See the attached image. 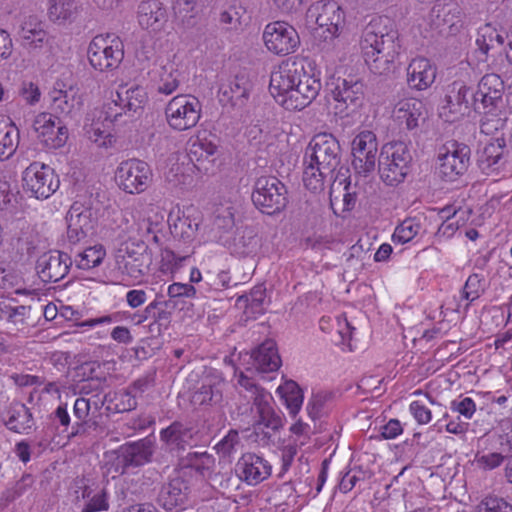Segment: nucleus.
<instances>
[{
  "label": "nucleus",
  "instance_id": "nucleus-58",
  "mask_svg": "<svg viewBox=\"0 0 512 512\" xmlns=\"http://www.w3.org/2000/svg\"><path fill=\"white\" fill-rule=\"evenodd\" d=\"M123 110L124 109L120 108L118 100L115 99L112 102L107 103L104 108L98 112L97 119L105 122V125L112 127L113 124L122 116Z\"/></svg>",
  "mask_w": 512,
  "mask_h": 512
},
{
  "label": "nucleus",
  "instance_id": "nucleus-21",
  "mask_svg": "<svg viewBox=\"0 0 512 512\" xmlns=\"http://www.w3.org/2000/svg\"><path fill=\"white\" fill-rule=\"evenodd\" d=\"M271 465L255 453L243 454L236 463L235 472L241 481L255 486L271 474Z\"/></svg>",
  "mask_w": 512,
  "mask_h": 512
},
{
  "label": "nucleus",
  "instance_id": "nucleus-26",
  "mask_svg": "<svg viewBox=\"0 0 512 512\" xmlns=\"http://www.w3.org/2000/svg\"><path fill=\"white\" fill-rule=\"evenodd\" d=\"M2 421L8 430L19 434H28L34 426L30 409L19 401H14L6 407Z\"/></svg>",
  "mask_w": 512,
  "mask_h": 512
},
{
  "label": "nucleus",
  "instance_id": "nucleus-51",
  "mask_svg": "<svg viewBox=\"0 0 512 512\" xmlns=\"http://www.w3.org/2000/svg\"><path fill=\"white\" fill-rule=\"evenodd\" d=\"M479 94H488L503 98L504 82L498 74L484 75L478 84Z\"/></svg>",
  "mask_w": 512,
  "mask_h": 512
},
{
  "label": "nucleus",
  "instance_id": "nucleus-34",
  "mask_svg": "<svg viewBox=\"0 0 512 512\" xmlns=\"http://www.w3.org/2000/svg\"><path fill=\"white\" fill-rule=\"evenodd\" d=\"M259 246V239L255 228L246 226L237 230L229 244V249L236 256L246 257L255 254Z\"/></svg>",
  "mask_w": 512,
  "mask_h": 512
},
{
  "label": "nucleus",
  "instance_id": "nucleus-49",
  "mask_svg": "<svg viewBox=\"0 0 512 512\" xmlns=\"http://www.w3.org/2000/svg\"><path fill=\"white\" fill-rule=\"evenodd\" d=\"M485 291V279L482 275L471 274L462 289V297L472 303L477 300Z\"/></svg>",
  "mask_w": 512,
  "mask_h": 512
},
{
  "label": "nucleus",
  "instance_id": "nucleus-27",
  "mask_svg": "<svg viewBox=\"0 0 512 512\" xmlns=\"http://www.w3.org/2000/svg\"><path fill=\"white\" fill-rule=\"evenodd\" d=\"M51 110L55 117L62 119L75 118L81 108V100L73 91L54 90L50 93Z\"/></svg>",
  "mask_w": 512,
  "mask_h": 512
},
{
  "label": "nucleus",
  "instance_id": "nucleus-42",
  "mask_svg": "<svg viewBox=\"0 0 512 512\" xmlns=\"http://www.w3.org/2000/svg\"><path fill=\"white\" fill-rule=\"evenodd\" d=\"M214 459L207 452H189L184 466L190 467L203 478H210Z\"/></svg>",
  "mask_w": 512,
  "mask_h": 512
},
{
  "label": "nucleus",
  "instance_id": "nucleus-9",
  "mask_svg": "<svg viewBox=\"0 0 512 512\" xmlns=\"http://www.w3.org/2000/svg\"><path fill=\"white\" fill-rule=\"evenodd\" d=\"M202 105L190 94L174 96L165 107V118L170 128L186 131L197 125L201 118Z\"/></svg>",
  "mask_w": 512,
  "mask_h": 512
},
{
  "label": "nucleus",
  "instance_id": "nucleus-53",
  "mask_svg": "<svg viewBox=\"0 0 512 512\" xmlns=\"http://www.w3.org/2000/svg\"><path fill=\"white\" fill-rule=\"evenodd\" d=\"M198 227L199 221L196 218L184 216L174 223L172 233L184 241H190L195 237Z\"/></svg>",
  "mask_w": 512,
  "mask_h": 512
},
{
  "label": "nucleus",
  "instance_id": "nucleus-8",
  "mask_svg": "<svg viewBox=\"0 0 512 512\" xmlns=\"http://www.w3.org/2000/svg\"><path fill=\"white\" fill-rule=\"evenodd\" d=\"M88 60L100 72L118 68L124 57L123 43L113 34L97 35L89 44Z\"/></svg>",
  "mask_w": 512,
  "mask_h": 512
},
{
  "label": "nucleus",
  "instance_id": "nucleus-37",
  "mask_svg": "<svg viewBox=\"0 0 512 512\" xmlns=\"http://www.w3.org/2000/svg\"><path fill=\"white\" fill-rule=\"evenodd\" d=\"M453 10L459 12L456 7L452 8L450 5L435 3L429 12L431 24L436 29H441L443 26L448 25L449 33L455 34L461 27V24H459L460 21H452L454 17Z\"/></svg>",
  "mask_w": 512,
  "mask_h": 512
},
{
  "label": "nucleus",
  "instance_id": "nucleus-40",
  "mask_svg": "<svg viewBox=\"0 0 512 512\" xmlns=\"http://www.w3.org/2000/svg\"><path fill=\"white\" fill-rule=\"evenodd\" d=\"M85 129L88 139L98 147L108 148L115 142V137L111 133L112 127L105 125V122L97 118L93 119Z\"/></svg>",
  "mask_w": 512,
  "mask_h": 512
},
{
  "label": "nucleus",
  "instance_id": "nucleus-11",
  "mask_svg": "<svg viewBox=\"0 0 512 512\" xmlns=\"http://www.w3.org/2000/svg\"><path fill=\"white\" fill-rule=\"evenodd\" d=\"M60 186L59 176L45 164L31 163L23 172V189L31 197L44 200Z\"/></svg>",
  "mask_w": 512,
  "mask_h": 512
},
{
  "label": "nucleus",
  "instance_id": "nucleus-50",
  "mask_svg": "<svg viewBox=\"0 0 512 512\" xmlns=\"http://www.w3.org/2000/svg\"><path fill=\"white\" fill-rule=\"evenodd\" d=\"M196 7V0H176L173 9L175 15L181 20V22L187 27H190L195 24V18L197 15Z\"/></svg>",
  "mask_w": 512,
  "mask_h": 512
},
{
  "label": "nucleus",
  "instance_id": "nucleus-57",
  "mask_svg": "<svg viewBox=\"0 0 512 512\" xmlns=\"http://www.w3.org/2000/svg\"><path fill=\"white\" fill-rule=\"evenodd\" d=\"M102 402L92 401L91 398L79 397L75 400L73 406V415L77 420H88L92 409L98 411Z\"/></svg>",
  "mask_w": 512,
  "mask_h": 512
},
{
  "label": "nucleus",
  "instance_id": "nucleus-4",
  "mask_svg": "<svg viewBox=\"0 0 512 512\" xmlns=\"http://www.w3.org/2000/svg\"><path fill=\"white\" fill-rule=\"evenodd\" d=\"M237 384L245 391L244 398L252 401L251 406H240L238 408L241 416L240 422L247 426V430L253 429L257 441L268 444L272 433L282 427V418L274 409L272 395L243 372L237 377Z\"/></svg>",
  "mask_w": 512,
  "mask_h": 512
},
{
  "label": "nucleus",
  "instance_id": "nucleus-6",
  "mask_svg": "<svg viewBox=\"0 0 512 512\" xmlns=\"http://www.w3.org/2000/svg\"><path fill=\"white\" fill-rule=\"evenodd\" d=\"M306 20L316 24L319 35L330 41L338 37L344 28L345 14L335 1L320 0L309 6Z\"/></svg>",
  "mask_w": 512,
  "mask_h": 512
},
{
  "label": "nucleus",
  "instance_id": "nucleus-28",
  "mask_svg": "<svg viewBox=\"0 0 512 512\" xmlns=\"http://www.w3.org/2000/svg\"><path fill=\"white\" fill-rule=\"evenodd\" d=\"M167 21V12L158 0H144L138 6V22L144 29L160 30Z\"/></svg>",
  "mask_w": 512,
  "mask_h": 512
},
{
  "label": "nucleus",
  "instance_id": "nucleus-5",
  "mask_svg": "<svg viewBox=\"0 0 512 512\" xmlns=\"http://www.w3.org/2000/svg\"><path fill=\"white\" fill-rule=\"evenodd\" d=\"M412 153L407 143L391 142L384 145L379 158V174L389 186L402 183L411 170Z\"/></svg>",
  "mask_w": 512,
  "mask_h": 512
},
{
  "label": "nucleus",
  "instance_id": "nucleus-35",
  "mask_svg": "<svg viewBox=\"0 0 512 512\" xmlns=\"http://www.w3.org/2000/svg\"><path fill=\"white\" fill-rule=\"evenodd\" d=\"M160 438L170 451L180 452L190 446L192 432L184 424L173 422L170 426L160 432Z\"/></svg>",
  "mask_w": 512,
  "mask_h": 512
},
{
  "label": "nucleus",
  "instance_id": "nucleus-23",
  "mask_svg": "<svg viewBox=\"0 0 512 512\" xmlns=\"http://www.w3.org/2000/svg\"><path fill=\"white\" fill-rule=\"evenodd\" d=\"M334 87L331 90L333 99L337 102L336 109L343 113L350 106L357 107L363 98L364 85L358 79L353 77H338L332 83Z\"/></svg>",
  "mask_w": 512,
  "mask_h": 512
},
{
  "label": "nucleus",
  "instance_id": "nucleus-32",
  "mask_svg": "<svg viewBox=\"0 0 512 512\" xmlns=\"http://www.w3.org/2000/svg\"><path fill=\"white\" fill-rule=\"evenodd\" d=\"M1 318L12 325L17 331H23L34 324L32 307L29 305H16L0 303Z\"/></svg>",
  "mask_w": 512,
  "mask_h": 512
},
{
  "label": "nucleus",
  "instance_id": "nucleus-39",
  "mask_svg": "<svg viewBox=\"0 0 512 512\" xmlns=\"http://www.w3.org/2000/svg\"><path fill=\"white\" fill-rule=\"evenodd\" d=\"M106 256V250L100 244L90 246L76 253L74 263L77 268L89 270L98 267Z\"/></svg>",
  "mask_w": 512,
  "mask_h": 512
},
{
  "label": "nucleus",
  "instance_id": "nucleus-60",
  "mask_svg": "<svg viewBox=\"0 0 512 512\" xmlns=\"http://www.w3.org/2000/svg\"><path fill=\"white\" fill-rule=\"evenodd\" d=\"M167 294L170 297L169 300L174 298H195L197 297L196 287L190 283L175 282L168 286Z\"/></svg>",
  "mask_w": 512,
  "mask_h": 512
},
{
  "label": "nucleus",
  "instance_id": "nucleus-44",
  "mask_svg": "<svg viewBox=\"0 0 512 512\" xmlns=\"http://www.w3.org/2000/svg\"><path fill=\"white\" fill-rule=\"evenodd\" d=\"M250 84L243 76H236L227 87L223 90V95L228 97V100L236 104H243L249 94Z\"/></svg>",
  "mask_w": 512,
  "mask_h": 512
},
{
  "label": "nucleus",
  "instance_id": "nucleus-12",
  "mask_svg": "<svg viewBox=\"0 0 512 512\" xmlns=\"http://www.w3.org/2000/svg\"><path fill=\"white\" fill-rule=\"evenodd\" d=\"M471 150L455 140L446 142L439 151V175L445 181H455L463 175L470 163Z\"/></svg>",
  "mask_w": 512,
  "mask_h": 512
},
{
  "label": "nucleus",
  "instance_id": "nucleus-54",
  "mask_svg": "<svg viewBox=\"0 0 512 512\" xmlns=\"http://www.w3.org/2000/svg\"><path fill=\"white\" fill-rule=\"evenodd\" d=\"M502 102L503 98L488 94H479V90L474 93L473 97L474 109L485 114H490L496 111Z\"/></svg>",
  "mask_w": 512,
  "mask_h": 512
},
{
  "label": "nucleus",
  "instance_id": "nucleus-13",
  "mask_svg": "<svg viewBox=\"0 0 512 512\" xmlns=\"http://www.w3.org/2000/svg\"><path fill=\"white\" fill-rule=\"evenodd\" d=\"M262 39L267 50L279 56L294 53L300 45L298 32L285 21L268 23L264 28Z\"/></svg>",
  "mask_w": 512,
  "mask_h": 512
},
{
  "label": "nucleus",
  "instance_id": "nucleus-3",
  "mask_svg": "<svg viewBox=\"0 0 512 512\" xmlns=\"http://www.w3.org/2000/svg\"><path fill=\"white\" fill-rule=\"evenodd\" d=\"M341 148L338 140L328 133L315 135L310 141L304 156L303 183L316 193L324 189L325 182L340 184L346 181L347 169L340 166Z\"/></svg>",
  "mask_w": 512,
  "mask_h": 512
},
{
  "label": "nucleus",
  "instance_id": "nucleus-7",
  "mask_svg": "<svg viewBox=\"0 0 512 512\" xmlns=\"http://www.w3.org/2000/svg\"><path fill=\"white\" fill-rule=\"evenodd\" d=\"M286 186L275 176H261L256 179L252 192V202L257 209L267 215L281 212L288 203Z\"/></svg>",
  "mask_w": 512,
  "mask_h": 512
},
{
  "label": "nucleus",
  "instance_id": "nucleus-19",
  "mask_svg": "<svg viewBox=\"0 0 512 512\" xmlns=\"http://www.w3.org/2000/svg\"><path fill=\"white\" fill-rule=\"evenodd\" d=\"M16 41L28 55H38L49 43L45 24L36 15L25 17L17 30Z\"/></svg>",
  "mask_w": 512,
  "mask_h": 512
},
{
  "label": "nucleus",
  "instance_id": "nucleus-10",
  "mask_svg": "<svg viewBox=\"0 0 512 512\" xmlns=\"http://www.w3.org/2000/svg\"><path fill=\"white\" fill-rule=\"evenodd\" d=\"M444 92L439 114L446 122H455L470 112L474 92L464 81H453L445 87Z\"/></svg>",
  "mask_w": 512,
  "mask_h": 512
},
{
  "label": "nucleus",
  "instance_id": "nucleus-2",
  "mask_svg": "<svg viewBox=\"0 0 512 512\" xmlns=\"http://www.w3.org/2000/svg\"><path fill=\"white\" fill-rule=\"evenodd\" d=\"M401 48L400 33L388 17L373 18L362 31L361 53L368 69L375 75L394 73Z\"/></svg>",
  "mask_w": 512,
  "mask_h": 512
},
{
  "label": "nucleus",
  "instance_id": "nucleus-46",
  "mask_svg": "<svg viewBox=\"0 0 512 512\" xmlns=\"http://www.w3.org/2000/svg\"><path fill=\"white\" fill-rule=\"evenodd\" d=\"M246 10L240 4H231L219 14V22L226 30H237L241 26V19Z\"/></svg>",
  "mask_w": 512,
  "mask_h": 512
},
{
  "label": "nucleus",
  "instance_id": "nucleus-30",
  "mask_svg": "<svg viewBox=\"0 0 512 512\" xmlns=\"http://www.w3.org/2000/svg\"><path fill=\"white\" fill-rule=\"evenodd\" d=\"M505 141L497 138L478 151L477 164L483 173L489 174L500 168L505 154Z\"/></svg>",
  "mask_w": 512,
  "mask_h": 512
},
{
  "label": "nucleus",
  "instance_id": "nucleus-52",
  "mask_svg": "<svg viewBox=\"0 0 512 512\" xmlns=\"http://www.w3.org/2000/svg\"><path fill=\"white\" fill-rule=\"evenodd\" d=\"M217 151V145L207 138L198 137L192 144L189 150L190 158L196 161L208 159L213 156Z\"/></svg>",
  "mask_w": 512,
  "mask_h": 512
},
{
  "label": "nucleus",
  "instance_id": "nucleus-18",
  "mask_svg": "<svg viewBox=\"0 0 512 512\" xmlns=\"http://www.w3.org/2000/svg\"><path fill=\"white\" fill-rule=\"evenodd\" d=\"M96 221L95 213L90 206L79 201L74 202L66 214L67 241L77 245L92 233Z\"/></svg>",
  "mask_w": 512,
  "mask_h": 512
},
{
  "label": "nucleus",
  "instance_id": "nucleus-61",
  "mask_svg": "<svg viewBox=\"0 0 512 512\" xmlns=\"http://www.w3.org/2000/svg\"><path fill=\"white\" fill-rule=\"evenodd\" d=\"M137 407L136 393H132L128 389L121 391L116 396L115 408L118 412H127Z\"/></svg>",
  "mask_w": 512,
  "mask_h": 512
},
{
  "label": "nucleus",
  "instance_id": "nucleus-45",
  "mask_svg": "<svg viewBox=\"0 0 512 512\" xmlns=\"http://www.w3.org/2000/svg\"><path fill=\"white\" fill-rule=\"evenodd\" d=\"M152 302L159 303L158 307L152 312L153 322L149 325V330L157 327V332H160L161 326H167L170 322L171 312L170 308H174L176 303L173 300H165L162 296L157 295Z\"/></svg>",
  "mask_w": 512,
  "mask_h": 512
},
{
  "label": "nucleus",
  "instance_id": "nucleus-20",
  "mask_svg": "<svg viewBox=\"0 0 512 512\" xmlns=\"http://www.w3.org/2000/svg\"><path fill=\"white\" fill-rule=\"evenodd\" d=\"M73 260L67 253L53 250L41 255L36 262V270L45 283H55L63 279Z\"/></svg>",
  "mask_w": 512,
  "mask_h": 512
},
{
  "label": "nucleus",
  "instance_id": "nucleus-17",
  "mask_svg": "<svg viewBox=\"0 0 512 512\" xmlns=\"http://www.w3.org/2000/svg\"><path fill=\"white\" fill-rule=\"evenodd\" d=\"M38 141L48 150L63 147L68 139V129L62 119L50 113H39L33 121Z\"/></svg>",
  "mask_w": 512,
  "mask_h": 512
},
{
  "label": "nucleus",
  "instance_id": "nucleus-25",
  "mask_svg": "<svg viewBox=\"0 0 512 512\" xmlns=\"http://www.w3.org/2000/svg\"><path fill=\"white\" fill-rule=\"evenodd\" d=\"M407 83L411 89L422 91L429 88L436 79V67L424 57L411 60L407 69Z\"/></svg>",
  "mask_w": 512,
  "mask_h": 512
},
{
  "label": "nucleus",
  "instance_id": "nucleus-14",
  "mask_svg": "<svg viewBox=\"0 0 512 512\" xmlns=\"http://www.w3.org/2000/svg\"><path fill=\"white\" fill-rule=\"evenodd\" d=\"M114 471L123 474L130 467H140L152 460L154 442L148 437L121 445L112 452Z\"/></svg>",
  "mask_w": 512,
  "mask_h": 512
},
{
  "label": "nucleus",
  "instance_id": "nucleus-64",
  "mask_svg": "<svg viewBox=\"0 0 512 512\" xmlns=\"http://www.w3.org/2000/svg\"><path fill=\"white\" fill-rule=\"evenodd\" d=\"M410 412L419 424H427L431 421L432 414L429 408L419 401L410 404Z\"/></svg>",
  "mask_w": 512,
  "mask_h": 512
},
{
  "label": "nucleus",
  "instance_id": "nucleus-31",
  "mask_svg": "<svg viewBox=\"0 0 512 512\" xmlns=\"http://www.w3.org/2000/svg\"><path fill=\"white\" fill-rule=\"evenodd\" d=\"M116 95L120 108L134 113L142 110L148 101L145 88L137 84L120 85Z\"/></svg>",
  "mask_w": 512,
  "mask_h": 512
},
{
  "label": "nucleus",
  "instance_id": "nucleus-29",
  "mask_svg": "<svg viewBox=\"0 0 512 512\" xmlns=\"http://www.w3.org/2000/svg\"><path fill=\"white\" fill-rule=\"evenodd\" d=\"M253 366L259 372L268 373L276 371L281 366L275 341L268 339L261 343L251 355Z\"/></svg>",
  "mask_w": 512,
  "mask_h": 512
},
{
  "label": "nucleus",
  "instance_id": "nucleus-22",
  "mask_svg": "<svg viewBox=\"0 0 512 512\" xmlns=\"http://www.w3.org/2000/svg\"><path fill=\"white\" fill-rule=\"evenodd\" d=\"M191 493L189 480L177 474L163 483L157 497L158 504L166 511H171L186 504Z\"/></svg>",
  "mask_w": 512,
  "mask_h": 512
},
{
  "label": "nucleus",
  "instance_id": "nucleus-63",
  "mask_svg": "<svg viewBox=\"0 0 512 512\" xmlns=\"http://www.w3.org/2000/svg\"><path fill=\"white\" fill-rule=\"evenodd\" d=\"M505 457L500 453H488L483 455H476V462L479 467L485 469V470H492L497 467H499Z\"/></svg>",
  "mask_w": 512,
  "mask_h": 512
},
{
  "label": "nucleus",
  "instance_id": "nucleus-16",
  "mask_svg": "<svg viewBox=\"0 0 512 512\" xmlns=\"http://www.w3.org/2000/svg\"><path fill=\"white\" fill-rule=\"evenodd\" d=\"M352 165L357 174L367 176L375 170L378 141L372 131L360 132L352 141Z\"/></svg>",
  "mask_w": 512,
  "mask_h": 512
},
{
  "label": "nucleus",
  "instance_id": "nucleus-41",
  "mask_svg": "<svg viewBox=\"0 0 512 512\" xmlns=\"http://www.w3.org/2000/svg\"><path fill=\"white\" fill-rule=\"evenodd\" d=\"M421 229L422 225L418 219L407 218L395 228L392 241L397 244H406L412 241Z\"/></svg>",
  "mask_w": 512,
  "mask_h": 512
},
{
  "label": "nucleus",
  "instance_id": "nucleus-24",
  "mask_svg": "<svg viewBox=\"0 0 512 512\" xmlns=\"http://www.w3.org/2000/svg\"><path fill=\"white\" fill-rule=\"evenodd\" d=\"M131 245L133 248L126 244L125 254L117 256V263L129 276L137 278L148 268L150 256L143 241L133 242Z\"/></svg>",
  "mask_w": 512,
  "mask_h": 512
},
{
  "label": "nucleus",
  "instance_id": "nucleus-47",
  "mask_svg": "<svg viewBox=\"0 0 512 512\" xmlns=\"http://www.w3.org/2000/svg\"><path fill=\"white\" fill-rule=\"evenodd\" d=\"M162 70L163 72L160 74L157 85V92L164 95H171L180 85V74L177 70L173 69L172 65L169 67L164 66Z\"/></svg>",
  "mask_w": 512,
  "mask_h": 512
},
{
  "label": "nucleus",
  "instance_id": "nucleus-36",
  "mask_svg": "<svg viewBox=\"0 0 512 512\" xmlns=\"http://www.w3.org/2000/svg\"><path fill=\"white\" fill-rule=\"evenodd\" d=\"M20 132L9 119L0 116V161L11 158L19 145Z\"/></svg>",
  "mask_w": 512,
  "mask_h": 512
},
{
  "label": "nucleus",
  "instance_id": "nucleus-48",
  "mask_svg": "<svg viewBox=\"0 0 512 512\" xmlns=\"http://www.w3.org/2000/svg\"><path fill=\"white\" fill-rule=\"evenodd\" d=\"M283 396L289 409L290 413L296 415L303 403V393L300 387L294 381H289L285 383L283 387Z\"/></svg>",
  "mask_w": 512,
  "mask_h": 512
},
{
  "label": "nucleus",
  "instance_id": "nucleus-62",
  "mask_svg": "<svg viewBox=\"0 0 512 512\" xmlns=\"http://www.w3.org/2000/svg\"><path fill=\"white\" fill-rule=\"evenodd\" d=\"M109 507L108 496L106 490L103 488L95 493L85 505L83 512H97L107 510Z\"/></svg>",
  "mask_w": 512,
  "mask_h": 512
},
{
  "label": "nucleus",
  "instance_id": "nucleus-15",
  "mask_svg": "<svg viewBox=\"0 0 512 512\" xmlns=\"http://www.w3.org/2000/svg\"><path fill=\"white\" fill-rule=\"evenodd\" d=\"M115 178L122 190L130 194H139L150 185L152 172L146 162L130 159L120 163Z\"/></svg>",
  "mask_w": 512,
  "mask_h": 512
},
{
  "label": "nucleus",
  "instance_id": "nucleus-43",
  "mask_svg": "<svg viewBox=\"0 0 512 512\" xmlns=\"http://www.w3.org/2000/svg\"><path fill=\"white\" fill-rule=\"evenodd\" d=\"M48 15L51 21L61 22L70 19L76 12L75 0H48Z\"/></svg>",
  "mask_w": 512,
  "mask_h": 512
},
{
  "label": "nucleus",
  "instance_id": "nucleus-55",
  "mask_svg": "<svg viewBox=\"0 0 512 512\" xmlns=\"http://www.w3.org/2000/svg\"><path fill=\"white\" fill-rule=\"evenodd\" d=\"M241 446V440L237 430H230L216 445V452L222 457H229Z\"/></svg>",
  "mask_w": 512,
  "mask_h": 512
},
{
  "label": "nucleus",
  "instance_id": "nucleus-56",
  "mask_svg": "<svg viewBox=\"0 0 512 512\" xmlns=\"http://www.w3.org/2000/svg\"><path fill=\"white\" fill-rule=\"evenodd\" d=\"M329 394L326 392H318L312 395L307 403V413L309 417L315 421L325 415L327 411V402Z\"/></svg>",
  "mask_w": 512,
  "mask_h": 512
},
{
  "label": "nucleus",
  "instance_id": "nucleus-33",
  "mask_svg": "<svg viewBox=\"0 0 512 512\" xmlns=\"http://www.w3.org/2000/svg\"><path fill=\"white\" fill-rule=\"evenodd\" d=\"M423 103L416 98H408L399 101L393 111L395 120L400 125H405L408 130L418 127V120L422 116Z\"/></svg>",
  "mask_w": 512,
  "mask_h": 512
},
{
  "label": "nucleus",
  "instance_id": "nucleus-1",
  "mask_svg": "<svg viewBox=\"0 0 512 512\" xmlns=\"http://www.w3.org/2000/svg\"><path fill=\"white\" fill-rule=\"evenodd\" d=\"M269 89L286 110H302L318 96L321 82L312 61L296 58L283 62L271 73Z\"/></svg>",
  "mask_w": 512,
  "mask_h": 512
},
{
  "label": "nucleus",
  "instance_id": "nucleus-38",
  "mask_svg": "<svg viewBox=\"0 0 512 512\" xmlns=\"http://www.w3.org/2000/svg\"><path fill=\"white\" fill-rule=\"evenodd\" d=\"M223 383L213 382L212 379H205L191 397L194 405L217 404L222 400Z\"/></svg>",
  "mask_w": 512,
  "mask_h": 512
},
{
  "label": "nucleus",
  "instance_id": "nucleus-59",
  "mask_svg": "<svg viewBox=\"0 0 512 512\" xmlns=\"http://www.w3.org/2000/svg\"><path fill=\"white\" fill-rule=\"evenodd\" d=\"M450 409L470 420L476 412V404L470 397H459L451 402Z\"/></svg>",
  "mask_w": 512,
  "mask_h": 512
}]
</instances>
